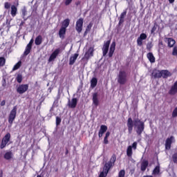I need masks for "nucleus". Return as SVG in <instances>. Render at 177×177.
Wrapping results in <instances>:
<instances>
[{
    "label": "nucleus",
    "mask_w": 177,
    "mask_h": 177,
    "mask_svg": "<svg viewBox=\"0 0 177 177\" xmlns=\"http://www.w3.org/2000/svg\"><path fill=\"white\" fill-rule=\"evenodd\" d=\"M147 39V35H146V33H142L140 35V37H138L137 39V45L138 46H142V45H143V41H145V39Z\"/></svg>",
    "instance_id": "nucleus-9"
},
{
    "label": "nucleus",
    "mask_w": 177,
    "mask_h": 177,
    "mask_svg": "<svg viewBox=\"0 0 177 177\" xmlns=\"http://www.w3.org/2000/svg\"><path fill=\"white\" fill-rule=\"evenodd\" d=\"M91 88H95V86L97 85V79H96V77L92 78L91 81Z\"/></svg>",
    "instance_id": "nucleus-32"
},
{
    "label": "nucleus",
    "mask_w": 177,
    "mask_h": 177,
    "mask_svg": "<svg viewBox=\"0 0 177 177\" xmlns=\"http://www.w3.org/2000/svg\"><path fill=\"white\" fill-rule=\"evenodd\" d=\"M17 13V7L16 6H11V15L12 17H15Z\"/></svg>",
    "instance_id": "nucleus-29"
},
{
    "label": "nucleus",
    "mask_w": 177,
    "mask_h": 177,
    "mask_svg": "<svg viewBox=\"0 0 177 177\" xmlns=\"http://www.w3.org/2000/svg\"><path fill=\"white\" fill-rule=\"evenodd\" d=\"M114 50H115V42H113L110 46L109 53V57H113Z\"/></svg>",
    "instance_id": "nucleus-20"
},
{
    "label": "nucleus",
    "mask_w": 177,
    "mask_h": 177,
    "mask_svg": "<svg viewBox=\"0 0 177 177\" xmlns=\"http://www.w3.org/2000/svg\"><path fill=\"white\" fill-rule=\"evenodd\" d=\"M68 26H70V19H66L62 22V25L61 28H65L66 30L67 27H68Z\"/></svg>",
    "instance_id": "nucleus-26"
},
{
    "label": "nucleus",
    "mask_w": 177,
    "mask_h": 177,
    "mask_svg": "<svg viewBox=\"0 0 177 177\" xmlns=\"http://www.w3.org/2000/svg\"><path fill=\"white\" fill-rule=\"evenodd\" d=\"M93 103L95 106H99V100L97 99V93H94L93 95Z\"/></svg>",
    "instance_id": "nucleus-27"
},
{
    "label": "nucleus",
    "mask_w": 177,
    "mask_h": 177,
    "mask_svg": "<svg viewBox=\"0 0 177 177\" xmlns=\"http://www.w3.org/2000/svg\"><path fill=\"white\" fill-rule=\"evenodd\" d=\"M17 115V106H13L12 109L10 111V114L8 115V122L12 125L13 124V121L16 120V115Z\"/></svg>",
    "instance_id": "nucleus-4"
},
{
    "label": "nucleus",
    "mask_w": 177,
    "mask_h": 177,
    "mask_svg": "<svg viewBox=\"0 0 177 177\" xmlns=\"http://www.w3.org/2000/svg\"><path fill=\"white\" fill-rule=\"evenodd\" d=\"M172 160L174 164H177V152L172 155Z\"/></svg>",
    "instance_id": "nucleus-38"
},
{
    "label": "nucleus",
    "mask_w": 177,
    "mask_h": 177,
    "mask_svg": "<svg viewBox=\"0 0 177 177\" xmlns=\"http://www.w3.org/2000/svg\"><path fill=\"white\" fill-rule=\"evenodd\" d=\"M118 177H125V170H120L118 174Z\"/></svg>",
    "instance_id": "nucleus-39"
},
{
    "label": "nucleus",
    "mask_w": 177,
    "mask_h": 177,
    "mask_svg": "<svg viewBox=\"0 0 177 177\" xmlns=\"http://www.w3.org/2000/svg\"><path fill=\"white\" fill-rule=\"evenodd\" d=\"M35 44L37 46L41 45V44H42V36H37L35 40Z\"/></svg>",
    "instance_id": "nucleus-30"
},
{
    "label": "nucleus",
    "mask_w": 177,
    "mask_h": 177,
    "mask_svg": "<svg viewBox=\"0 0 177 177\" xmlns=\"http://www.w3.org/2000/svg\"><path fill=\"white\" fill-rule=\"evenodd\" d=\"M5 9H9L10 8V3L8 2H6L4 4Z\"/></svg>",
    "instance_id": "nucleus-43"
},
{
    "label": "nucleus",
    "mask_w": 177,
    "mask_h": 177,
    "mask_svg": "<svg viewBox=\"0 0 177 177\" xmlns=\"http://www.w3.org/2000/svg\"><path fill=\"white\" fill-rule=\"evenodd\" d=\"M62 122V118H60L59 116L56 117V125L58 127V125H60V123Z\"/></svg>",
    "instance_id": "nucleus-40"
},
{
    "label": "nucleus",
    "mask_w": 177,
    "mask_h": 177,
    "mask_svg": "<svg viewBox=\"0 0 177 177\" xmlns=\"http://www.w3.org/2000/svg\"><path fill=\"white\" fill-rule=\"evenodd\" d=\"M153 175H158L160 174V165H158L153 171Z\"/></svg>",
    "instance_id": "nucleus-34"
},
{
    "label": "nucleus",
    "mask_w": 177,
    "mask_h": 177,
    "mask_svg": "<svg viewBox=\"0 0 177 177\" xmlns=\"http://www.w3.org/2000/svg\"><path fill=\"white\" fill-rule=\"evenodd\" d=\"M147 57L149 60L150 63H156V57H154L152 53H148Z\"/></svg>",
    "instance_id": "nucleus-24"
},
{
    "label": "nucleus",
    "mask_w": 177,
    "mask_h": 177,
    "mask_svg": "<svg viewBox=\"0 0 177 177\" xmlns=\"http://www.w3.org/2000/svg\"><path fill=\"white\" fill-rule=\"evenodd\" d=\"M59 53H60V48H57L54 50V52L52 53V54L50 55L49 59H48V62H53V60H55V59H56L57 57V56L59 55Z\"/></svg>",
    "instance_id": "nucleus-12"
},
{
    "label": "nucleus",
    "mask_w": 177,
    "mask_h": 177,
    "mask_svg": "<svg viewBox=\"0 0 177 177\" xmlns=\"http://www.w3.org/2000/svg\"><path fill=\"white\" fill-rule=\"evenodd\" d=\"M21 66V61L18 62L12 68V71H16V70H19Z\"/></svg>",
    "instance_id": "nucleus-33"
},
{
    "label": "nucleus",
    "mask_w": 177,
    "mask_h": 177,
    "mask_svg": "<svg viewBox=\"0 0 177 177\" xmlns=\"http://www.w3.org/2000/svg\"><path fill=\"white\" fill-rule=\"evenodd\" d=\"M116 160H117V158L115 157V156H114V155L112 156V157L111 158L110 161L105 163V165L103 167L104 172L109 173V171H110V169H111V167H114V163L115 162Z\"/></svg>",
    "instance_id": "nucleus-3"
},
{
    "label": "nucleus",
    "mask_w": 177,
    "mask_h": 177,
    "mask_svg": "<svg viewBox=\"0 0 177 177\" xmlns=\"http://www.w3.org/2000/svg\"><path fill=\"white\" fill-rule=\"evenodd\" d=\"M32 44H34V39H31L28 44L26 46L25 51L24 52V56H28L30 52H31Z\"/></svg>",
    "instance_id": "nucleus-11"
},
{
    "label": "nucleus",
    "mask_w": 177,
    "mask_h": 177,
    "mask_svg": "<svg viewBox=\"0 0 177 177\" xmlns=\"http://www.w3.org/2000/svg\"><path fill=\"white\" fill-rule=\"evenodd\" d=\"M109 138H107V137H104V145H108L109 144Z\"/></svg>",
    "instance_id": "nucleus-46"
},
{
    "label": "nucleus",
    "mask_w": 177,
    "mask_h": 177,
    "mask_svg": "<svg viewBox=\"0 0 177 177\" xmlns=\"http://www.w3.org/2000/svg\"><path fill=\"white\" fill-rule=\"evenodd\" d=\"M21 12H22V17L23 19H24V20H27V19H26V16H27V9L26 8V7H24L21 10Z\"/></svg>",
    "instance_id": "nucleus-35"
},
{
    "label": "nucleus",
    "mask_w": 177,
    "mask_h": 177,
    "mask_svg": "<svg viewBox=\"0 0 177 177\" xmlns=\"http://www.w3.org/2000/svg\"><path fill=\"white\" fill-rule=\"evenodd\" d=\"M83 26H84V19L80 18L76 21V26H75V30L79 34L82 32Z\"/></svg>",
    "instance_id": "nucleus-8"
},
{
    "label": "nucleus",
    "mask_w": 177,
    "mask_h": 177,
    "mask_svg": "<svg viewBox=\"0 0 177 177\" xmlns=\"http://www.w3.org/2000/svg\"><path fill=\"white\" fill-rule=\"evenodd\" d=\"M128 81V73L125 71H120L118 75V82L120 85H125Z\"/></svg>",
    "instance_id": "nucleus-2"
},
{
    "label": "nucleus",
    "mask_w": 177,
    "mask_h": 177,
    "mask_svg": "<svg viewBox=\"0 0 177 177\" xmlns=\"http://www.w3.org/2000/svg\"><path fill=\"white\" fill-rule=\"evenodd\" d=\"M147 167H149V161L143 160L141 163V171L145 172L146 171Z\"/></svg>",
    "instance_id": "nucleus-23"
},
{
    "label": "nucleus",
    "mask_w": 177,
    "mask_h": 177,
    "mask_svg": "<svg viewBox=\"0 0 177 177\" xmlns=\"http://www.w3.org/2000/svg\"><path fill=\"white\" fill-rule=\"evenodd\" d=\"M14 156L15 155L13 154V152H12L11 151H8L4 154V158L5 160H7L13 159Z\"/></svg>",
    "instance_id": "nucleus-18"
},
{
    "label": "nucleus",
    "mask_w": 177,
    "mask_h": 177,
    "mask_svg": "<svg viewBox=\"0 0 177 177\" xmlns=\"http://www.w3.org/2000/svg\"><path fill=\"white\" fill-rule=\"evenodd\" d=\"M78 56H80V55L78 53H75L74 55H72L69 59V65L70 66H73V64H74V63H75V61L77 60V59H78Z\"/></svg>",
    "instance_id": "nucleus-16"
},
{
    "label": "nucleus",
    "mask_w": 177,
    "mask_h": 177,
    "mask_svg": "<svg viewBox=\"0 0 177 177\" xmlns=\"http://www.w3.org/2000/svg\"><path fill=\"white\" fill-rule=\"evenodd\" d=\"M133 150H136L138 149V142H134L132 145H130L127 149V156L128 157H132V154H133Z\"/></svg>",
    "instance_id": "nucleus-6"
},
{
    "label": "nucleus",
    "mask_w": 177,
    "mask_h": 177,
    "mask_svg": "<svg viewBox=\"0 0 177 177\" xmlns=\"http://www.w3.org/2000/svg\"><path fill=\"white\" fill-rule=\"evenodd\" d=\"M175 142V138L174 136H171L170 138H167L165 141V149L166 150H169L171 149V145L172 143Z\"/></svg>",
    "instance_id": "nucleus-10"
},
{
    "label": "nucleus",
    "mask_w": 177,
    "mask_h": 177,
    "mask_svg": "<svg viewBox=\"0 0 177 177\" xmlns=\"http://www.w3.org/2000/svg\"><path fill=\"white\" fill-rule=\"evenodd\" d=\"M71 2H73V0H66L65 1V5L66 6H68V5H70V3H71Z\"/></svg>",
    "instance_id": "nucleus-44"
},
{
    "label": "nucleus",
    "mask_w": 177,
    "mask_h": 177,
    "mask_svg": "<svg viewBox=\"0 0 177 177\" xmlns=\"http://www.w3.org/2000/svg\"><path fill=\"white\" fill-rule=\"evenodd\" d=\"M157 28L156 26H153L151 30V34H153V32H155Z\"/></svg>",
    "instance_id": "nucleus-47"
},
{
    "label": "nucleus",
    "mask_w": 177,
    "mask_h": 177,
    "mask_svg": "<svg viewBox=\"0 0 177 177\" xmlns=\"http://www.w3.org/2000/svg\"><path fill=\"white\" fill-rule=\"evenodd\" d=\"M2 86H6V80L3 79L2 81Z\"/></svg>",
    "instance_id": "nucleus-49"
},
{
    "label": "nucleus",
    "mask_w": 177,
    "mask_h": 177,
    "mask_svg": "<svg viewBox=\"0 0 177 177\" xmlns=\"http://www.w3.org/2000/svg\"><path fill=\"white\" fill-rule=\"evenodd\" d=\"M177 93V80L174 83V84L171 86L169 91V95H176Z\"/></svg>",
    "instance_id": "nucleus-14"
},
{
    "label": "nucleus",
    "mask_w": 177,
    "mask_h": 177,
    "mask_svg": "<svg viewBox=\"0 0 177 177\" xmlns=\"http://www.w3.org/2000/svg\"><path fill=\"white\" fill-rule=\"evenodd\" d=\"M169 2L170 3H174V2H175V0H169Z\"/></svg>",
    "instance_id": "nucleus-52"
},
{
    "label": "nucleus",
    "mask_w": 177,
    "mask_h": 177,
    "mask_svg": "<svg viewBox=\"0 0 177 177\" xmlns=\"http://www.w3.org/2000/svg\"><path fill=\"white\" fill-rule=\"evenodd\" d=\"M6 62V60L4 57H0V67H3L5 66V63Z\"/></svg>",
    "instance_id": "nucleus-36"
},
{
    "label": "nucleus",
    "mask_w": 177,
    "mask_h": 177,
    "mask_svg": "<svg viewBox=\"0 0 177 177\" xmlns=\"http://www.w3.org/2000/svg\"><path fill=\"white\" fill-rule=\"evenodd\" d=\"M125 16H127V10H124L123 12H122L120 15L119 26H121V24L124 23V19L125 18Z\"/></svg>",
    "instance_id": "nucleus-25"
},
{
    "label": "nucleus",
    "mask_w": 177,
    "mask_h": 177,
    "mask_svg": "<svg viewBox=\"0 0 177 177\" xmlns=\"http://www.w3.org/2000/svg\"><path fill=\"white\" fill-rule=\"evenodd\" d=\"M21 24H23V22H21Z\"/></svg>",
    "instance_id": "nucleus-53"
},
{
    "label": "nucleus",
    "mask_w": 177,
    "mask_h": 177,
    "mask_svg": "<svg viewBox=\"0 0 177 177\" xmlns=\"http://www.w3.org/2000/svg\"><path fill=\"white\" fill-rule=\"evenodd\" d=\"M107 131V126L106 125H101L100 126V131L98 133V136L99 138H102V136H103V135L104 134V133Z\"/></svg>",
    "instance_id": "nucleus-17"
},
{
    "label": "nucleus",
    "mask_w": 177,
    "mask_h": 177,
    "mask_svg": "<svg viewBox=\"0 0 177 177\" xmlns=\"http://www.w3.org/2000/svg\"><path fill=\"white\" fill-rule=\"evenodd\" d=\"M92 26H93V24L90 23V24L87 26V30H91V28H92Z\"/></svg>",
    "instance_id": "nucleus-48"
},
{
    "label": "nucleus",
    "mask_w": 177,
    "mask_h": 177,
    "mask_svg": "<svg viewBox=\"0 0 177 177\" xmlns=\"http://www.w3.org/2000/svg\"><path fill=\"white\" fill-rule=\"evenodd\" d=\"M108 174H109V173L105 172L104 170H103V171L100 174L99 177H106Z\"/></svg>",
    "instance_id": "nucleus-41"
},
{
    "label": "nucleus",
    "mask_w": 177,
    "mask_h": 177,
    "mask_svg": "<svg viewBox=\"0 0 177 177\" xmlns=\"http://www.w3.org/2000/svg\"><path fill=\"white\" fill-rule=\"evenodd\" d=\"M161 74L162 78H168V77H171V75H172V73H171L168 70H162Z\"/></svg>",
    "instance_id": "nucleus-21"
},
{
    "label": "nucleus",
    "mask_w": 177,
    "mask_h": 177,
    "mask_svg": "<svg viewBox=\"0 0 177 177\" xmlns=\"http://www.w3.org/2000/svg\"><path fill=\"white\" fill-rule=\"evenodd\" d=\"M28 91V84H20L17 88V92L19 95H23V93H26Z\"/></svg>",
    "instance_id": "nucleus-7"
},
{
    "label": "nucleus",
    "mask_w": 177,
    "mask_h": 177,
    "mask_svg": "<svg viewBox=\"0 0 177 177\" xmlns=\"http://www.w3.org/2000/svg\"><path fill=\"white\" fill-rule=\"evenodd\" d=\"M9 142H10V133H7L1 140L0 149H5V147H6V145H8Z\"/></svg>",
    "instance_id": "nucleus-5"
},
{
    "label": "nucleus",
    "mask_w": 177,
    "mask_h": 177,
    "mask_svg": "<svg viewBox=\"0 0 177 177\" xmlns=\"http://www.w3.org/2000/svg\"><path fill=\"white\" fill-rule=\"evenodd\" d=\"M92 56H93V48L91 47L85 53L84 57L88 60L89 57H92Z\"/></svg>",
    "instance_id": "nucleus-19"
},
{
    "label": "nucleus",
    "mask_w": 177,
    "mask_h": 177,
    "mask_svg": "<svg viewBox=\"0 0 177 177\" xmlns=\"http://www.w3.org/2000/svg\"><path fill=\"white\" fill-rule=\"evenodd\" d=\"M6 104V102L5 100H3L1 102V106H5V104Z\"/></svg>",
    "instance_id": "nucleus-50"
},
{
    "label": "nucleus",
    "mask_w": 177,
    "mask_h": 177,
    "mask_svg": "<svg viewBox=\"0 0 177 177\" xmlns=\"http://www.w3.org/2000/svg\"><path fill=\"white\" fill-rule=\"evenodd\" d=\"M110 46V41H107L104 43L103 48H102V52H103V56H106L109 52V48Z\"/></svg>",
    "instance_id": "nucleus-15"
},
{
    "label": "nucleus",
    "mask_w": 177,
    "mask_h": 177,
    "mask_svg": "<svg viewBox=\"0 0 177 177\" xmlns=\"http://www.w3.org/2000/svg\"><path fill=\"white\" fill-rule=\"evenodd\" d=\"M175 40L172 38H168L167 39V44H168V46H169V48H172L174 46V45H175Z\"/></svg>",
    "instance_id": "nucleus-31"
},
{
    "label": "nucleus",
    "mask_w": 177,
    "mask_h": 177,
    "mask_svg": "<svg viewBox=\"0 0 177 177\" xmlns=\"http://www.w3.org/2000/svg\"><path fill=\"white\" fill-rule=\"evenodd\" d=\"M153 77L154 78H161L162 77V74H161V71H154L152 73Z\"/></svg>",
    "instance_id": "nucleus-28"
},
{
    "label": "nucleus",
    "mask_w": 177,
    "mask_h": 177,
    "mask_svg": "<svg viewBox=\"0 0 177 177\" xmlns=\"http://www.w3.org/2000/svg\"><path fill=\"white\" fill-rule=\"evenodd\" d=\"M133 127L137 135L142 136V133L145 131V122L140 120L139 118L133 120L131 118H129L127 120V128L129 135L132 133Z\"/></svg>",
    "instance_id": "nucleus-1"
},
{
    "label": "nucleus",
    "mask_w": 177,
    "mask_h": 177,
    "mask_svg": "<svg viewBox=\"0 0 177 177\" xmlns=\"http://www.w3.org/2000/svg\"><path fill=\"white\" fill-rule=\"evenodd\" d=\"M16 80L19 84H21V81H23V76L21 75H17Z\"/></svg>",
    "instance_id": "nucleus-37"
},
{
    "label": "nucleus",
    "mask_w": 177,
    "mask_h": 177,
    "mask_svg": "<svg viewBox=\"0 0 177 177\" xmlns=\"http://www.w3.org/2000/svg\"><path fill=\"white\" fill-rule=\"evenodd\" d=\"M67 29H65L64 28H61L59 31V37L61 38V39H64V37L66 35V31Z\"/></svg>",
    "instance_id": "nucleus-22"
},
{
    "label": "nucleus",
    "mask_w": 177,
    "mask_h": 177,
    "mask_svg": "<svg viewBox=\"0 0 177 177\" xmlns=\"http://www.w3.org/2000/svg\"><path fill=\"white\" fill-rule=\"evenodd\" d=\"M0 177H2V176H0Z\"/></svg>",
    "instance_id": "nucleus-55"
},
{
    "label": "nucleus",
    "mask_w": 177,
    "mask_h": 177,
    "mask_svg": "<svg viewBox=\"0 0 177 177\" xmlns=\"http://www.w3.org/2000/svg\"><path fill=\"white\" fill-rule=\"evenodd\" d=\"M78 103V100L77 98H73L71 100H68V106L70 109H75L77 107V104Z\"/></svg>",
    "instance_id": "nucleus-13"
},
{
    "label": "nucleus",
    "mask_w": 177,
    "mask_h": 177,
    "mask_svg": "<svg viewBox=\"0 0 177 177\" xmlns=\"http://www.w3.org/2000/svg\"><path fill=\"white\" fill-rule=\"evenodd\" d=\"M109 136H110V133H109V131H107L106 133L105 138H109Z\"/></svg>",
    "instance_id": "nucleus-51"
},
{
    "label": "nucleus",
    "mask_w": 177,
    "mask_h": 177,
    "mask_svg": "<svg viewBox=\"0 0 177 177\" xmlns=\"http://www.w3.org/2000/svg\"><path fill=\"white\" fill-rule=\"evenodd\" d=\"M172 55H173L174 56H176V55H177V48H174L173 49Z\"/></svg>",
    "instance_id": "nucleus-45"
},
{
    "label": "nucleus",
    "mask_w": 177,
    "mask_h": 177,
    "mask_svg": "<svg viewBox=\"0 0 177 177\" xmlns=\"http://www.w3.org/2000/svg\"><path fill=\"white\" fill-rule=\"evenodd\" d=\"M55 171H57V169H56Z\"/></svg>",
    "instance_id": "nucleus-54"
},
{
    "label": "nucleus",
    "mask_w": 177,
    "mask_h": 177,
    "mask_svg": "<svg viewBox=\"0 0 177 177\" xmlns=\"http://www.w3.org/2000/svg\"><path fill=\"white\" fill-rule=\"evenodd\" d=\"M153 48V44L151 43H148L147 44V50H151V49Z\"/></svg>",
    "instance_id": "nucleus-42"
}]
</instances>
